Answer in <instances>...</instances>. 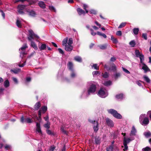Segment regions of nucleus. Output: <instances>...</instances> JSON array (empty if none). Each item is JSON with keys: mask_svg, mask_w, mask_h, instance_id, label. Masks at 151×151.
<instances>
[{"mask_svg": "<svg viewBox=\"0 0 151 151\" xmlns=\"http://www.w3.org/2000/svg\"><path fill=\"white\" fill-rule=\"evenodd\" d=\"M89 122L93 124H96V122L95 120H92L91 119H88Z\"/></svg>", "mask_w": 151, "mask_h": 151, "instance_id": "e2e57ef3", "label": "nucleus"}, {"mask_svg": "<svg viewBox=\"0 0 151 151\" xmlns=\"http://www.w3.org/2000/svg\"><path fill=\"white\" fill-rule=\"evenodd\" d=\"M108 70H112L113 72H115L116 70V68L115 65L114 64L112 65L110 68H107Z\"/></svg>", "mask_w": 151, "mask_h": 151, "instance_id": "6ab92c4d", "label": "nucleus"}, {"mask_svg": "<svg viewBox=\"0 0 151 151\" xmlns=\"http://www.w3.org/2000/svg\"><path fill=\"white\" fill-rule=\"evenodd\" d=\"M92 74L93 76L95 75H97L98 74H99V72L98 71H93L92 72Z\"/></svg>", "mask_w": 151, "mask_h": 151, "instance_id": "338daca9", "label": "nucleus"}, {"mask_svg": "<svg viewBox=\"0 0 151 151\" xmlns=\"http://www.w3.org/2000/svg\"><path fill=\"white\" fill-rule=\"evenodd\" d=\"M65 50L67 51H71L73 49V47L71 45H67L65 46Z\"/></svg>", "mask_w": 151, "mask_h": 151, "instance_id": "dca6fc26", "label": "nucleus"}, {"mask_svg": "<svg viewBox=\"0 0 151 151\" xmlns=\"http://www.w3.org/2000/svg\"><path fill=\"white\" fill-rule=\"evenodd\" d=\"M27 12L29 13L30 16L32 17H35L36 14L35 12L33 10L28 11Z\"/></svg>", "mask_w": 151, "mask_h": 151, "instance_id": "393cba45", "label": "nucleus"}, {"mask_svg": "<svg viewBox=\"0 0 151 151\" xmlns=\"http://www.w3.org/2000/svg\"><path fill=\"white\" fill-rule=\"evenodd\" d=\"M36 131L40 134H42V132L40 127V124L39 123H36Z\"/></svg>", "mask_w": 151, "mask_h": 151, "instance_id": "2eb2a0df", "label": "nucleus"}, {"mask_svg": "<svg viewBox=\"0 0 151 151\" xmlns=\"http://www.w3.org/2000/svg\"><path fill=\"white\" fill-rule=\"evenodd\" d=\"M129 45L132 47H134L135 45V43L134 40H132L129 43Z\"/></svg>", "mask_w": 151, "mask_h": 151, "instance_id": "79ce46f5", "label": "nucleus"}, {"mask_svg": "<svg viewBox=\"0 0 151 151\" xmlns=\"http://www.w3.org/2000/svg\"><path fill=\"white\" fill-rule=\"evenodd\" d=\"M20 70V69H15L14 70H11V72H13L15 74H17L19 72Z\"/></svg>", "mask_w": 151, "mask_h": 151, "instance_id": "58836bf2", "label": "nucleus"}, {"mask_svg": "<svg viewBox=\"0 0 151 151\" xmlns=\"http://www.w3.org/2000/svg\"><path fill=\"white\" fill-rule=\"evenodd\" d=\"M75 60L77 61L81 62L82 61L81 58L79 56H76L74 58Z\"/></svg>", "mask_w": 151, "mask_h": 151, "instance_id": "72a5a7b5", "label": "nucleus"}, {"mask_svg": "<svg viewBox=\"0 0 151 151\" xmlns=\"http://www.w3.org/2000/svg\"><path fill=\"white\" fill-rule=\"evenodd\" d=\"M139 121L141 124L143 126L147 125L149 122L148 119L145 114L140 115L139 118Z\"/></svg>", "mask_w": 151, "mask_h": 151, "instance_id": "f03ea898", "label": "nucleus"}, {"mask_svg": "<svg viewBox=\"0 0 151 151\" xmlns=\"http://www.w3.org/2000/svg\"><path fill=\"white\" fill-rule=\"evenodd\" d=\"M108 112L112 114L114 117L118 119H121L122 116L121 115L118 113L115 110L113 109H110L107 110Z\"/></svg>", "mask_w": 151, "mask_h": 151, "instance_id": "7ed1b4c3", "label": "nucleus"}, {"mask_svg": "<svg viewBox=\"0 0 151 151\" xmlns=\"http://www.w3.org/2000/svg\"><path fill=\"white\" fill-rule=\"evenodd\" d=\"M142 37L145 40L147 39V35L146 33H143L142 35Z\"/></svg>", "mask_w": 151, "mask_h": 151, "instance_id": "5fc2aeb1", "label": "nucleus"}, {"mask_svg": "<svg viewBox=\"0 0 151 151\" xmlns=\"http://www.w3.org/2000/svg\"><path fill=\"white\" fill-rule=\"evenodd\" d=\"M31 46L35 50H37L38 49L36 44L35 42L33 41H31Z\"/></svg>", "mask_w": 151, "mask_h": 151, "instance_id": "4be33fe9", "label": "nucleus"}, {"mask_svg": "<svg viewBox=\"0 0 151 151\" xmlns=\"http://www.w3.org/2000/svg\"><path fill=\"white\" fill-rule=\"evenodd\" d=\"M28 46L27 44L23 45L22 47L19 49V52L20 54V56L22 58L24 55L27 54V52L26 51V48H27Z\"/></svg>", "mask_w": 151, "mask_h": 151, "instance_id": "39448f33", "label": "nucleus"}, {"mask_svg": "<svg viewBox=\"0 0 151 151\" xmlns=\"http://www.w3.org/2000/svg\"><path fill=\"white\" fill-rule=\"evenodd\" d=\"M95 142L97 144H99L100 143V139L99 138L96 137L95 138Z\"/></svg>", "mask_w": 151, "mask_h": 151, "instance_id": "8fccbe9b", "label": "nucleus"}, {"mask_svg": "<svg viewBox=\"0 0 151 151\" xmlns=\"http://www.w3.org/2000/svg\"><path fill=\"white\" fill-rule=\"evenodd\" d=\"M135 53L136 57L139 58L140 63H142V61L144 60V55L141 54L139 51L137 50H135Z\"/></svg>", "mask_w": 151, "mask_h": 151, "instance_id": "6e6552de", "label": "nucleus"}, {"mask_svg": "<svg viewBox=\"0 0 151 151\" xmlns=\"http://www.w3.org/2000/svg\"><path fill=\"white\" fill-rule=\"evenodd\" d=\"M122 70L123 71L125 72V73L127 74H130V72L126 69L124 68V67H122Z\"/></svg>", "mask_w": 151, "mask_h": 151, "instance_id": "13d9d810", "label": "nucleus"}, {"mask_svg": "<svg viewBox=\"0 0 151 151\" xmlns=\"http://www.w3.org/2000/svg\"><path fill=\"white\" fill-rule=\"evenodd\" d=\"M46 111H43L40 110L38 111L39 117L37 116H35V118L39 121L40 122L41 120V114H44Z\"/></svg>", "mask_w": 151, "mask_h": 151, "instance_id": "9d476101", "label": "nucleus"}, {"mask_svg": "<svg viewBox=\"0 0 151 151\" xmlns=\"http://www.w3.org/2000/svg\"><path fill=\"white\" fill-rule=\"evenodd\" d=\"M111 40L113 42L114 44H116L118 42L117 39L114 38L112 35L111 36Z\"/></svg>", "mask_w": 151, "mask_h": 151, "instance_id": "473e14b6", "label": "nucleus"}, {"mask_svg": "<svg viewBox=\"0 0 151 151\" xmlns=\"http://www.w3.org/2000/svg\"><path fill=\"white\" fill-rule=\"evenodd\" d=\"M70 71L71 72L70 74V77L72 78H75L76 76V74L74 70Z\"/></svg>", "mask_w": 151, "mask_h": 151, "instance_id": "cd10ccee", "label": "nucleus"}, {"mask_svg": "<svg viewBox=\"0 0 151 151\" xmlns=\"http://www.w3.org/2000/svg\"><path fill=\"white\" fill-rule=\"evenodd\" d=\"M116 97L117 99L121 100L125 98V96L122 93H120L116 95Z\"/></svg>", "mask_w": 151, "mask_h": 151, "instance_id": "ddd939ff", "label": "nucleus"}, {"mask_svg": "<svg viewBox=\"0 0 151 151\" xmlns=\"http://www.w3.org/2000/svg\"><path fill=\"white\" fill-rule=\"evenodd\" d=\"M25 7L26 6L25 5H19L18 6L17 9H18L23 10Z\"/></svg>", "mask_w": 151, "mask_h": 151, "instance_id": "c9c22d12", "label": "nucleus"}, {"mask_svg": "<svg viewBox=\"0 0 151 151\" xmlns=\"http://www.w3.org/2000/svg\"><path fill=\"white\" fill-rule=\"evenodd\" d=\"M40 110L43 111H46L47 110V107L46 106H44L42 107Z\"/></svg>", "mask_w": 151, "mask_h": 151, "instance_id": "3c124183", "label": "nucleus"}, {"mask_svg": "<svg viewBox=\"0 0 151 151\" xmlns=\"http://www.w3.org/2000/svg\"><path fill=\"white\" fill-rule=\"evenodd\" d=\"M145 81L147 83H149L150 82V80L149 78L147 76L145 75L143 77Z\"/></svg>", "mask_w": 151, "mask_h": 151, "instance_id": "ea45409f", "label": "nucleus"}, {"mask_svg": "<svg viewBox=\"0 0 151 151\" xmlns=\"http://www.w3.org/2000/svg\"><path fill=\"white\" fill-rule=\"evenodd\" d=\"M38 5L42 9H44L46 8V5L43 1H39L38 3Z\"/></svg>", "mask_w": 151, "mask_h": 151, "instance_id": "412c9836", "label": "nucleus"}, {"mask_svg": "<svg viewBox=\"0 0 151 151\" xmlns=\"http://www.w3.org/2000/svg\"><path fill=\"white\" fill-rule=\"evenodd\" d=\"M49 9L51 11L54 12H55L56 11L55 8L52 6H49Z\"/></svg>", "mask_w": 151, "mask_h": 151, "instance_id": "09e8293b", "label": "nucleus"}, {"mask_svg": "<svg viewBox=\"0 0 151 151\" xmlns=\"http://www.w3.org/2000/svg\"><path fill=\"white\" fill-rule=\"evenodd\" d=\"M40 106V102L37 103L34 106V108L36 110H37Z\"/></svg>", "mask_w": 151, "mask_h": 151, "instance_id": "f704fd0d", "label": "nucleus"}, {"mask_svg": "<svg viewBox=\"0 0 151 151\" xmlns=\"http://www.w3.org/2000/svg\"><path fill=\"white\" fill-rule=\"evenodd\" d=\"M96 89V86L93 81H90L88 82L86 88L83 89L82 92L81 97L85 98L91 94H94Z\"/></svg>", "mask_w": 151, "mask_h": 151, "instance_id": "f257e3e1", "label": "nucleus"}, {"mask_svg": "<svg viewBox=\"0 0 151 151\" xmlns=\"http://www.w3.org/2000/svg\"><path fill=\"white\" fill-rule=\"evenodd\" d=\"M107 151H114L113 145H111L107 148Z\"/></svg>", "mask_w": 151, "mask_h": 151, "instance_id": "37998d69", "label": "nucleus"}, {"mask_svg": "<svg viewBox=\"0 0 151 151\" xmlns=\"http://www.w3.org/2000/svg\"><path fill=\"white\" fill-rule=\"evenodd\" d=\"M77 12L79 15L83 14L84 15L85 14V11L80 8H78L77 9Z\"/></svg>", "mask_w": 151, "mask_h": 151, "instance_id": "5701e85b", "label": "nucleus"}, {"mask_svg": "<svg viewBox=\"0 0 151 151\" xmlns=\"http://www.w3.org/2000/svg\"><path fill=\"white\" fill-rule=\"evenodd\" d=\"M47 46L44 44H42L40 46H39V47L40 50H45L47 47Z\"/></svg>", "mask_w": 151, "mask_h": 151, "instance_id": "bb28decb", "label": "nucleus"}, {"mask_svg": "<svg viewBox=\"0 0 151 151\" xmlns=\"http://www.w3.org/2000/svg\"><path fill=\"white\" fill-rule=\"evenodd\" d=\"M150 150V148L148 147H146L142 149V150L143 151H149Z\"/></svg>", "mask_w": 151, "mask_h": 151, "instance_id": "864d4df0", "label": "nucleus"}, {"mask_svg": "<svg viewBox=\"0 0 151 151\" xmlns=\"http://www.w3.org/2000/svg\"><path fill=\"white\" fill-rule=\"evenodd\" d=\"M126 24V22H124L121 23L118 27L119 28H121L124 27Z\"/></svg>", "mask_w": 151, "mask_h": 151, "instance_id": "a18cd8bd", "label": "nucleus"}, {"mask_svg": "<svg viewBox=\"0 0 151 151\" xmlns=\"http://www.w3.org/2000/svg\"><path fill=\"white\" fill-rule=\"evenodd\" d=\"M22 20L18 18L17 20L16 24L17 26L19 28H21L22 27Z\"/></svg>", "mask_w": 151, "mask_h": 151, "instance_id": "aec40b11", "label": "nucleus"}, {"mask_svg": "<svg viewBox=\"0 0 151 151\" xmlns=\"http://www.w3.org/2000/svg\"><path fill=\"white\" fill-rule=\"evenodd\" d=\"M108 46L107 44H105L103 45H101L99 46V48L102 50H105L107 48Z\"/></svg>", "mask_w": 151, "mask_h": 151, "instance_id": "c756f323", "label": "nucleus"}, {"mask_svg": "<svg viewBox=\"0 0 151 151\" xmlns=\"http://www.w3.org/2000/svg\"><path fill=\"white\" fill-rule=\"evenodd\" d=\"M55 148V147L53 145L52 146L50 147L48 151H54Z\"/></svg>", "mask_w": 151, "mask_h": 151, "instance_id": "052dcab7", "label": "nucleus"}, {"mask_svg": "<svg viewBox=\"0 0 151 151\" xmlns=\"http://www.w3.org/2000/svg\"><path fill=\"white\" fill-rule=\"evenodd\" d=\"M4 142V140L1 136V138H0V148H1L3 146V145L2 142Z\"/></svg>", "mask_w": 151, "mask_h": 151, "instance_id": "e433bc0d", "label": "nucleus"}, {"mask_svg": "<svg viewBox=\"0 0 151 151\" xmlns=\"http://www.w3.org/2000/svg\"><path fill=\"white\" fill-rule=\"evenodd\" d=\"M107 90L105 89L101 88L99 91L98 95L102 98H105L108 95Z\"/></svg>", "mask_w": 151, "mask_h": 151, "instance_id": "20e7f679", "label": "nucleus"}, {"mask_svg": "<svg viewBox=\"0 0 151 151\" xmlns=\"http://www.w3.org/2000/svg\"><path fill=\"white\" fill-rule=\"evenodd\" d=\"M137 132V130L134 126H133L129 135L130 136H134L136 135V133Z\"/></svg>", "mask_w": 151, "mask_h": 151, "instance_id": "9b49d317", "label": "nucleus"}, {"mask_svg": "<svg viewBox=\"0 0 151 151\" xmlns=\"http://www.w3.org/2000/svg\"><path fill=\"white\" fill-rule=\"evenodd\" d=\"M134 139V138H133L132 139H131L129 138H126L125 137H124L123 140V145L124 147L123 150L124 151H125L128 149V147L127 145V144L129 143L132 140Z\"/></svg>", "mask_w": 151, "mask_h": 151, "instance_id": "423d86ee", "label": "nucleus"}, {"mask_svg": "<svg viewBox=\"0 0 151 151\" xmlns=\"http://www.w3.org/2000/svg\"><path fill=\"white\" fill-rule=\"evenodd\" d=\"M104 84L106 86H108L112 84V82L110 80L105 81L104 83Z\"/></svg>", "mask_w": 151, "mask_h": 151, "instance_id": "a878e982", "label": "nucleus"}, {"mask_svg": "<svg viewBox=\"0 0 151 151\" xmlns=\"http://www.w3.org/2000/svg\"><path fill=\"white\" fill-rule=\"evenodd\" d=\"M73 43V39L72 38H70L67 43L68 45H71Z\"/></svg>", "mask_w": 151, "mask_h": 151, "instance_id": "603ef678", "label": "nucleus"}, {"mask_svg": "<svg viewBox=\"0 0 151 151\" xmlns=\"http://www.w3.org/2000/svg\"><path fill=\"white\" fill-rule=\"evenodd\" d=\"M141 63L143 65L142 67V69L144 70L145 73H146L147 71H150L148 67L143 62V61H142V63Z\"/></svg>", "mask_w": 151, "mask_h": 151, "instance_id": "f8f14e48", "label": "nucleus"}, {"mask_svg": "<svg viewBox=\"0 0 151 151\" xmlns=\"http://www.w3.org/2000/svg\"><path fill=\"white\" fill-rule=\"evenodd\" d=\"M34 37L33 36L29 35L28 37V40L31 42V41H33L32 40L34 39Z\"/></svg>", "mask_w": 151, "mask_h": 151, "instance_id": "6e6d98bb", "label": "nucleus"}, {"mask_svg": "<svg viewBox=\"0 0 151 151\" xmlns=\"http://www.w3.org/2000/svg\"><path fill=\"white\" fill-rule=\"evenodd\" d=\"M93 129L95 132H96L99 129V124L97 122H96V124L94 125Z\"/></svg>", "mask_w": 151, "mask_h": 151, "instance_id": "b1692460", "label": "nucleus"}, {"mask_svg": "<svg viewBox=\"0 0 151 151\" xmlns=\"http://www.w3.org/2000/svg\"><path fill=\"white\" fill-rule=\"evenodd\" d=\"M102 76L103 78H107L109 77V74L107 72H105L102 73Z\"/></svg>", "mask_w": 151, "mask_h": 151, "instance_id": "7c9ffc66", "label": "nucleus"}, {"mask_svg": "<svg viewBox=\"0 0 151 151\" xmlns=\"http://www.w3.org/2000/svg\"><path fill=\"white\" fill-rule=\"evenodd\" d=\"M116 34L118 36H121L122 34V32L120 31H117L116 32Z\"/></svg>", "mask_w": 151, "mask_h": 151, "instance_id": "774afa93", "label": "nucleus"}, {"mask_svg": "<svg viewBox=\"0 0 151 151\" xmlns=\"http://www.w3.org/2000/svg\"><path fill=\"white\" fill-rule=\"evenodd\" d=\"M90 30L91 31V34L93 36H94L96 34V32H93V30L92 29H90Z\"/></svg>", "mask_w": 151, "mask_h": 151, "instance_id": "0e129e2a", "label": "nucleus"}, {"mask_svg": "<svg viewBox=\"0 0 151 151\" xmlns=\"http://www.w3.org/2000/svg\"><path fill=\"white\" fill-rule=\"evenodd\" d=\"M68 40V38L67 37L64 39L62 42V45L63 46H65V45H67L66 44Z\"/></svg>", "mask_w": 151, "mask_h": 151, "instance_id": "4c0bfd02", "label": "nucleus"}, {"mask_svg": "<svg viewBox=\"0 0 151 151\" xmlns=\"http://www.w3.org/2000/svg\"><path fill=\"white\" fill-rule=\"evenodd\" d=\"M0 12L1 13V14L2 16V17H3V19H5V13L3 11L1 10H0Z\"/></svg>", "mask_w": 151, "mask_h": 151, "instance_id": "bf43d9fd", "label": "nucleus"}, {"mask_svg": "<svg viewBox=\"0 0 151 151\" xmlns=\"http://www.w3.org/2000/svg\"><path fill=\"white\" fill-rule=\"evenodd\" d=\"M143 134L145 137L147 138H148L151 136V133L149 131L145 132Z\"/></svg>", "mask_w": 151, "mask_h": 151, "instance_id": "c85d7f7f", "label": "nucleus"}, {"mask_svg": "<svg viewBox=\"0 0 151 151\" xmlns=\"http://www.w3.org/2000/svg\"><path fill=\"white\" fill-rule=\"evenodd\" d=\"M106 123L109 127H113L114 124L113 121L111 119L108 118H106Z\"/></svg>", "mask_w": 151, "mask_h": 151, "instance_id": "1a4fd4ad", "label": "nucleus"}, {"mask_svg": "<svg viewBox=\"0 0 151 151\" xmlns=\"http://www.w3.org/2000/svg\"><path fill=\"white\" fill-rule=\"evenodd\" d=\"M29 35L33 36L34 37L36 38L37 39H39V37L37 35L35 34L33 31L32 29L28 30Z\"/></svg>", "mask_w": 151, "mask_h": 151, "instance_id": "4468645a", "label": "nucleus"}, {"mask_svg": "<svg viewBox=\"0 0 151 151\" xmlns=\"http://www.w3.org/2000/svg\"><path fill=\"white\" fill-rule=\"evenodd\" d=\"M20 121L22 123L25 122L27 123H31L33 122V120L32 118L28 117L24 118L23 116H22L21 118Z\"/></svg>", "mask_w": 151, "mask_h": 151, "instance_id": "0eeeda50", "label": "nucleus"}, {"mask_svg": "<svg viewBox=\"0 0 151 151\" xmlns=\"http://www.w3.org/2000/svg\"><path fill=\"white\" fill-rule=\"evenodd\" d=\"M70 71L74 70L73 66V63L71 62H69L67 65Z\"/></svg>", "mask_w": 151, "mask_h": 151, "instance_id": "a211bd4d", "label": "nucleus"}, {"mask_svg": "<svg viewBox=\"0 0 151 151\" xmlns=\"http://www.w3.org/2000/svg\"><path fill=\"white\" fill-rule=\"evenodd\" d=\"M4 85L5 87L7 88L9 86V82L8 80H6L4 82Z\"/></svg>", "mask_w": 151, "mask_h": 151, "instance_id": "2f4dec72", "label": "nucleus"}, {"mask_svg": "<svg viewBox=\"0 0 151 151\" xmlns=\"http://www.w3.org/2000/svg\"><path fill=\"white\" fill-rule=\"evenodd\" d=\"M91 14H96V11L93 9H91L90 11Z\"/></svg>", "mask_w": 151, "mask_h": 151, "instance_id": "680f3d73", "label": "nucleus"}, {"mask_svg": "<svg viewBox=\"0 0 151 151\" xmlns=\"http://www.w3.org/2000/svg\"><path fill=\"white\" fill-rule=\"evenodd\" d=\"M121 76V74L120 72H116L113 75V77L116 80Z\"/></svg>", "mask_w": 151, "mask_h": 151, "instance_id": "f3484780", "label": "nucleus"}, {"mask_svg": "<svg viewBox=\"0 0 151 151\" xmlns=\"http://www.w3.org/2000/svg\"><path fill=\"white\" fill-rule=\"evenodd\" d=\"M46 132L49 135H54V132H51L50 130L48 129H47L46 130Z\"/></svg>", "mask_w": 151, "mask_h": 151, "instance_id": "c03bdc74", "label": "nucleus"}, {"mask_svg": "<svg viewBox=\"0 0 151 151\" xmlns=\"http://www.w3.org/2000/svg\"><path fill=\"white\" fill-rule=\"evenodd\" d=\"M12 79L15 83L18 84V81L16 78H14V77H13Z\"/></svg>", "mask_w": 151, "mask_h": 151, "instance_id": "69168bd1", "label": "nucleus"}, {"mask_svg": "<svg viewBox=\"0 0 151 151\" xmlns=\"http://www.w3.org/2000/svg\"><path fill=\"white\" fill-rule=\"evenodd\" d=\"M50 122H47L46 124H44V126L45 128H46L47 129H48L49 128H50Z\"/></svg>", "mask_w": 151, "mask_h": 151, "instance_id": "49530a36", "label": "nucleus"}, {"mask_svg": "<svg viewBox=\"0 0 151 151\" xmlns=\"http://www.w3.org/2000/svg\"><path fill=\"white\" fill-rule=\"evenodd\" d=\"M27 2H28L29 5L34 4L36 3V2L35 1H33V0H31V1L27 0Z\"/></svg>", "mask_w": 151, "mask_h": 151, "instance_id": "4d7b16f0", "label": "nucleus"}, {"mask_svg": "<svg viewBox=\"0 0 151 151\" xmlns=\"http://www.w3.org/2000/svg\"><path fill=\"white\" fill-rule=\"evenodd\" d=\"M92 67V68H93L95 70H98L99 69V67L97 66V65L96 64H93Z\"/></svg>", "mask_w": 151, "mask_h": 151, "instance_id": "de8ad7c7", "label": "nucleus"}, {"mask_svg": "<svg viewBox=\"0 0 151 151\" xmlns=\"http://www.w3.org/2000/svg\"><path fill=\"white\" fill-rule=\"evenodd\" d=\"M139 31V29L138 28H135L133 29V32L135 35H137Z\"/></svg>", "mask_w": 151, "mask_h": 151, "instance_id": "a19ab883", "label": "nucleus"}]
</instances>
